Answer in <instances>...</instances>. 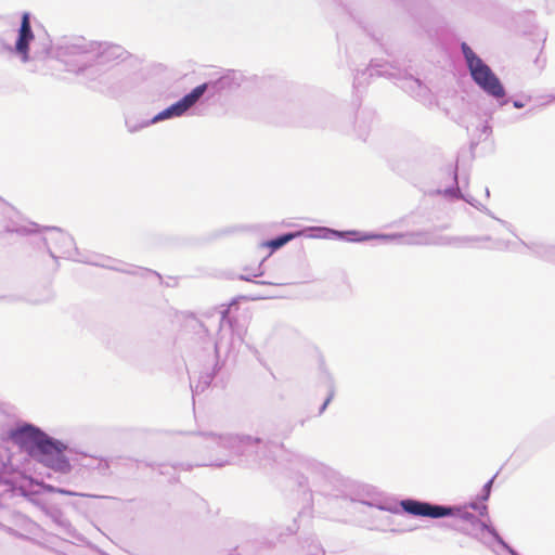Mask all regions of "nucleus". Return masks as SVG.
Masks as SVG:
<instances>
[{"label": "nucleus", "mask_w": 555, "mask_h": 555, "mask_svg": "<svg viewBox=\"0 0 555 555\" xmlns=\"http://www.w3.org/2000/svg\"><path fill=\"white\" fill-rule=\"evenodd\" d=\"M55 53L68 72L80 76L94 88L106 86L115 65L130 56L119 44L88 40L80 36L62 39Z\"/></svg>", "instance_id": "1"}, {"label": "nucleus", "mask_w": 555, "mask_h": 555, "mask_svg": "<svg viewBox=\"0 0 555 555\" xmlns=\"http://www.w3.org/2000/svg\"><path fill=\"white\" fill-rule=\"evenodd\" d=\"M198 435L209 456L208 463L202 465L223 467L241 464L266 468L275 462L276 453L284 448L282 442L250 435L212 431H201Z\"/></svg>", "instance_id": "2"}, {"label": "nucleus", "mask_w": 555, "mask_h": 555, "mask_svg": "<svg viewBox=\"0 0 555 555\" xmlns=\"http://www.w3.org/2000/svg\"><path fill=\"white\" fill-rule=\"evenodd\" d=\"M9 437L34 461L57 474L59 482H65L64 477L73 470L70 460L66 454L69 450L67 443L48 435L40 427L30 423L12 428Z\"/></svg>", "instance_id": "3"}, {"label": "nucleus", "mask_w": 555, "mask_h": 555, "mask_svg": "<svg viewBox=\"0 0 555 555\" xmlns=\"http://www.w3.org/2000/svg\"><path fill=\"white\" fill-rule=\"evenodd\" d=\"M461 52L472 80L478 88L488 96L494 99L500 106L507 104L505 87L491 67L466 42L461 43Z\"/></svg>", "instance_id": "4"}, {"label": "nucleus", "mask_w": 555, "mask_h": 555, "mask_svg": "<svg viewBox=\"0 0 555 555\" xmlns=\"http://www.w3.org/2000/svg\"><path fill=\"white\" fill-rule=\"evenodd\" d=\"M400 505L404 513L415 517H428L433 519L457 517L461 524H468L469 521L479 519L476 515L467 511V506L441 505L411 498L401 500Z\"/></svg>", "instance_id": "5"}, {"label": "nucleus", "mask_w": 555, "mask_h": 555, "mask_svg": "<svg viewBox=\"0 0 555 555\" xmlns=\"http://www.w3.org/2000/svg\"><path fill=\"white\" fill-rule=\"evenodd\" d=\"M44 231L46 234L39 237V242L53 259L67 258L78 262L111 268L105 262H98L90 257L82 256L76 247L74 238L63 230L52 227L44 228Z\"/></svg>", "instance_id": "6"}, {"label": "nucleus", "mask_w": 555, "mask_h": 555, "mask_svg": "<svg viewBox=\"0 0 555 555\" xmlns=\"http://www.w3.org/2000/svg\"><path fill=\"white\" fill-rule=\"evenodd\" d=\"M396 240H401L406 245H437L467 247L475 243L491 241L488 235L485 236H449L436 235L429 231H416L410 233H397Z\"/></svg>", "instance_id": "7"}, {"label": "nucleus", "mask_w": 555, "mask_h": 555, "mask_svg": "<svg viewBox=\"0 0 555 555\" xmlns=\"http://www.w3.org/2000/svg\"><path fill=\"white\" fill-rule=\"evenodd\" d=\"M351 502L357 503L359 507L357 511L364 512L361 507L367 506L371 511L369 515L373 518L371 524V529L380 530V531H393L391 528L393 521L392 517L385 514H400L404 512L399 503L383 500L378 498L363 499L360 495L350 499Z\"/></svg>", "instance_id": "8"}, {"label": "nucleus", "mask_w": 555, "mask_h": 555, "mask_svg": "<svg viewBox=\"0 0 555 555\" xmlns=\"http://www.w3.org/2000/svg\"><path fill=\"white\" fill-rule=\"evenodd\" d=\"M30 13L24 12L22 14L21 25L17 30V38L13 47L4 46L8 51L18 56L22 63H28L30 56V43L35 40V35L31 28ZM50 53V46H44L41 53L35 52L33 59H43Z\"/></svg>", "instance_id": "9"}, {"label": "nucleus", "mask_w": 555, "mask_h": 555, "mask_svg": "<svg viewBox=\"0 0 555 555\" xmlns=\"http://www.w3.org/2000/svg\"><path fill=\"white\" fill-rule=\"evenodd\" d=\"M315 234L312 237L325 238V240H339L347 242H365L370 240H380L385 242L396 241L398 234H375V233H363L357 230L339 231L326 227H317L312 229Z\"/></svg>", "instance_id": "10"}, {"label": "nucleus", "mask_w": 555, "mask_h": 555, "mask_svg": "<svg viewBox=\"0 0 555 555\" xmlns=\"http://www.w3.org/2000/svg\"><path fill=\"white\" fill-rule=\"evenodd\" d=\"M335 477V473L327 466L320 463H311L309 467V476L301 477L299 486H309L310 489L314 488L315 491L324 494H330L326 490L325 483L331 482Z\"/></svg>", "instance_id": "11"}, {"label": "nucleus", "mask_w": 555, "mask_h": 555, "mask_svg": "<svg viewBox=\"0 0 555 555\" xmlns=\"http://www.w3.org/2000/svg\"><path fill=\"white\" fill-rule=\"evenodd\" d=\"M454 528L457 531L472 538L478 539L480 541H482L481 534L485 531H487L502 548L506 551L507 547L509 546V544L504 541V539L499 534V532L493 526L488 525L487 522H483L480 519L469 521L468 524H457L454 526Z\"/></svg>", "instance_id": "12"}, {"label": "nucleus", "mask_w": 555, "mask_h": 555, "mask_svg": "<svg viewBox=\"0 0 555 555\" xmlns=\"http://www.w3.org/2000/svg\"><path fill=\"white\" fill-rule=\"evenodd\" d=\"M194 107L190 96L184 94L180 100L169 105L165 109L157 113L154 117L150 119V124H157L167 119L181 117L188 113L190 108Z\"/></svg>", "instance_id": "13"}, {"label": "nucleus", "mask_w": 555, "mask_h": 555, "mask_svg": "<svg viewBox=\"0 0 555 555\" xmlns=\"http://www.w3.org/2000/svg\"><path fill=\"white\" fill-rule=\"evenodd\" d=\"M400 87L421 102H426L430 98V90L428 87L412 75L401 78Z\"/></svg>", "instance_id": "14"}, {"label": "nucleus", "mask_w": 555, "mask_h": 555, "mask_svg": "<svg viewBox=\"0 0 555 555\" xmlns=\"http://www.w3.org/2000/svg\"><path fill=\"white\" fill-rule=\"evenodd\" d=\"M218 87L220 92H231L237 89L243 80L244 76L241 72L234 69L223 70L217 78Z\"/></svg>", "instance_id": "15"}, {"label": "nucleus", "mask_w": 555, "mask_h": 555, "mask_svg": "<svg viewBox=\"0 0 555 555\" xmlns=\"http://www.w3.org/2000/svg\"><path fill=\"white\" fill-rule=\"evenodd\" d=\"M220 90L218 87V82L216 78H210L208 81L201 83L193 88L188 95L190 96L194 106L199 102V100L207 95V99H211L217 94H220Z\"/></svg>", "instance_id": "16"}, {"label": "nucleus", "mask_w": 555, "mask_h": 555, "mask_svg": "<svg viewBox=\"0 0 555 555\" xmlns=\"http://www.w3.org/2000/svg\"><path fill=\"white\" fill-rule=\"evenodd\" d=\"M388 66L389 65L386 62L382 63L379 61H372L367 68H365L362 72H359V70L357 72L354 79H353V88L358 89L360 86L363 85L362 78L365 75H369L370 77H373L374 75H377V76L388 75V76L392 77L393 74L388 72V69H387Z\"/></svg>", "instance_id": "17"}, {"label": "nucleus", "mask_w": 555, "mask_h": 555, "mask_svg": "<svg viewBox=\"0 0 555 555\" xmlns=\"http://www.w3.org/2000/svg\"><path fill=\"white\" fill-rule=\"evenodd\" d=\"M519 244L530 249L537 257L555 263V245L541 242H532L527 244L524 241H520Z\"/></svg>", "instance_id": "18"}, {"label": "nucleus", "mask_w": 555, "mask_h": 555, "mask_svg": "<svg viewBox=\"0 0 555 555\" xmlns=\"http://www.w3.org/2000/svg\"><path fill=\"white\" fill-rule=\"evenodd\" d=\"M299 236L298 232H286L283 234H280L271 240L264 241L262 243V246L271 248L273 251L280 249L284 245H286L288 242L294 240L295 237Z\"/></svg>", "instance_id": "19"}, {"label": "nucleus", "mask_w": 555, "mask_h": 555, "mask_svg": "<svg viewBox=\"0 0 555 555\" xmlns=\"http://www.w3.org/2000/svg\"><path fill=\"white\" fill-rule=\"evenodd\" d=\"M5 232L8 233H16L18 235H27L34 232L39 231V225L35 222H29L28 224H16L9 223L5 225Z\"/></svg>", "instance_id": "20"}, {"label": "nucleus", "mask_w": 555, "mask_h": 555, "mask_svg": "<svg viewBox=\"0 0 555 555\" xmlns=\"http://www.w3.org/2000/svg\"><path fill=\"white\" fill-rule=\"evenodd\" d=\"M295 428V423L292 420H282L275 426L274 437L286 439L291 436Z\"/></svg>", "instance_id": "21"}, {"label": "nucleus", "mask_w": 555, "mask_h": 555, "mask_svg": "<svg viewBox=\"0 0 555 555\" xmlns=\"http://www.w3.org/2000/svg\"><path fill=\"white\" fill-rule=\"evenodd\" d=\"M214 379V373H205L203 375L199 376L198 378V382L196 383V385H193L191 384V389H192V392H193V398L203 392L205 389H207L209 387V385L211 384Z\"/></svg>", "instance_id": "22"}, {"label": "nucleus", "mask_w": 555, "mask_h": 555, "mask_svg": "<svg viewBox=\"0 0 555 555\" xmlns=\"http://www.w3.org/2000/svg\"><path fill=\"white\" fill-rule=\"evenodd\" d=\"M40 487L43 492H48V493H60V494L70 495V496H85L86 495L83 493L75 492V491L68 490L66 488L56 487V486L46 483V482H41Z\"/></svg>", "instance_id": "23"}, {"label": "nucleus", "mask_w": 555, "mask_h": 555, "mask_svg": "<svg viewBox=\"0 0 555 555\" xmlns=\"http://www.w3.org/2000/svg\"><path fill=\"white\" fill-rule=\"evenodd\" d=\"M87 467L98 469L102 474H106L109 468V464L105 459L90 457V463L86 464Z\"/></svg>", "instance_id": "24"}, {"label": "nucleus", "mask_w": 555, "mask_h": 555, "mask_svg": "<svg viewBox=\"0 0 555 555\" xmlns=\"http://www.w3.org/2000/svg\"><path fill=\"white\" fill-rule=\"evenodd\" d=\"M153 124H150V119L143 120L141 122H132L131 119H126V127L130 133L138 132L139 130L150 127Z\"/></svg>", "instance_id": "25"}, {"label": "nucleus", "mask_w": 555, "mask_h": 555, "mask_svg": "<svg viewBox=\"0 0 555 555\" xmlns=\"http://www.w3.org/2000/svg\"><path fill=\"white\" fill-rule=\"evenodd\" d=\"M307 555H324V550L318 541L311 539L307 541ZM304 548H306V546H304Z\"/></svg>", "instance_id": "26"}, {"label": "nucleus", "mask_w": 555, "mask_h": 555, "mask_svg": "<svg viewBox=\"0 0 555 555\" xmlns=\"http://www.w3.org/2000/svg\"><path fill=\"white\" fill-rule=\"evenodd\" d=\"M454 180H455L456 185L447 188L443 191V193H444V195L450 196V197L461 198L463 193L461 192V189L457 183V172L456 171H454Z\"/></svg>", "instance_id": "27"}, {"label": "nucleus", "mask_w": 555, "mask_h": 555, "mask_svg": "<svg viewBox=\"0 0 555 555\" xmlns=\"http://www.w3.org/2000/svg\"><path fill=\"white\" fill-rule=\"evenodd\" d=\"M460 199H463L465 201L466 203H468L469 205H472L473 207L481 210V211H486L488 215L491 216L490 211L488 210V208L483 205H481L478 201H476L473 196L470 195H465V194H462L461 198Z\"/></svg>", "instance_id": "28"}, {"label": "nucleus", "mask_w": 555, "mask_h": 555, "mask_svg": "<svg viewBox=\"0 0 555 555\" xmlns=\"http://www.w3.org/2000/svg\"><path fill=\"white\" fill-rule=\"evenodd\" d=\"M496 475H494L490 480H488L485 486L482 487V490H481V494L479 496V499L481 501H488L489 498H490V494H491V489H492V485H493V481H494V478H495Z\"/></svg>", "instance_id": "29"}, {"label": "nucleus", "mask_w": 555, "mask_h": 555, "mask_svg": "<svg viewBox=\"0 0 555 555\" xmlns=\"http://www.w3.org/2000/svg\"><path fill=\"white\" fill-rule=\"evenodd\" d=\"M253 273H248V274H240L238 275V280L241 281H246V282H253L255 284H259V285H274V283L272 282H268V281H254L253 280Z\"/></svg>", "instance_id": "30"}, {"label": "nucleus", "mask_w": 555, "mask_h": 555, "mask_svg": "<svg viewBox=\"0 0 555 555\" xmlns=\"http://www.w3.org/2000/svg\"><path fill=\"white\" fill-rule=\"evenodd\" d=\"M222 349H227L228 351L231 349V347L228 345V343L224 340V336L221 335L216 341H215V351L218 354Z\"/></svg>", "instance_id": "31"}, {"label": "nucleus", "mask_w": 555, "mask_h": 555, "mask_svg": "<svg viewBox=\"0 0 555 555\" xmlns=\"http://www.w3.org/2000/svg\"><path fill=\"white\" fill-rule=\"evenodd\" d=\"M262 263L263 261H261L255 269H253L251 273L254 278H259L263 275L264 272L262 269Z\"/></svg>", "instance_id": "32"}, {"label": "nucleus", "mask_w": 555, "mask_h": 555, "mask_svg": "<svg viewBox=\"0 0 555 555\" xmlns=\"http://www.w3.org/2000/svg\"><path fill=\"white\" fill-rule=\"evenodd\" d=\"M332 397H333V395H330V396L325 399V401L323 402V404L320 406L319 414H322V413L325 411V409L327 408L328 403H330V402H331V400H332Z\"/></svg>", "instance_id": "33"}, {"label": "nucleus", "mask_w": 555, "mask_h": 555, "mask_svg": "<svg viewBox=\"0 0 555 555\" xmlns=\"http://www.w3.org/2000/svg\"><path fill=\"white\" fill-rule=\"evenodd\" d=\"M480 516H487L488 515V506L485 504L480 505V508L477 511Z\"/></svg>", "instance_id": "34"}, {"label": "nucleus", "mask_w": 555, "mask_h": 555, "mask_svg": "<svg viewBox=\"0 0 555 555\" xmlns=\"http://www.w3.org/2000/svg\"><path fill=\"white\" fill-rule=\"evenodd\" d=\"M513 106L515 108H522L525 106V103L522 101H520V100H514L513 101Z\"/></svg>", "instance_id": "35"}, {"label": "nucleus", "mask_w": 555, "mask_h": 555, "mask_svg": "<svg viewBox=\"0 0 555 555\" xmlns=\"http://www.w3.org/2000/svg\"><path fill=\"white\" fill-rule=\"evenodd\" d=\"M468 507L475 509V511H478L480 508V504L476 503V502H470L468 504Z\"/></svg>", "instance_id": "36"}, {"label": "nucleus", "mask_w": 555, "mask_h": 555, "mask_svg": "<svg viewBox=\"0 0 555 555\" xmlns=\"http://www.w3.org/2000/svg\"><path fill=\"white\" fill-rule=\"evenodd\" d=\"M298 529V526L296 525V520L294 521V525L292 527H288L289 533H295Z\"/></svg>", "instance_id": "37"}, {"label": "nucleus", "mask_w": 555, "mask_h": 555, "mask_svg": "<svg viewBox=\"0 0 555 555\" xmlns=\"http://www.w3.org/2000/svg\"><path fill=\"white\" fill-rule=\"evenodd\" d=\"M506 552L511 555H520L516 550H514L511 545L507 547Z\"/></svg>", "instance_id": "38"}, {"label": "nucleus", "mask_w": 555, "mask_h": 555, "mask_svg": "<svg viewBox=\"0 0 555 555\" xmlns=\"http://www.w3.org/2000/svg\"><path fill=\"white\" fill-rule=\"evenodd\" d=\"M227 318H228V312H227V310L221 311L220 322L225 321V320H227Z\"/></svg>", "instance_id": "39"}, {"label": "nucleus", "mask_w": 555, "mask_h": 555, "mask_svg": "<svg viewBox=\"0 0 555 555\" xmlns=\"http://www.w3.org/2000/svg\"><path fill=\"white\" fill-rule=\"evenodd\" d=\"M490 130H491V128H490V126H489L488 124H485V125L482 126V131H483V132H489Z\"/></svg>", "instance_id": "40"}, {"label": "nucleus", "mask_w": 555, "mask_h": 555, "mask_svg": "<svg viewBox=\"0 0 555 555\" xmlns=\"http://www.w3.org/2000/svg\"><path fill=\"white\" fill-rule=\"evenodd\" d=\"M492 248H495V249H502V248H503V246H502L501 242H495V243H494V246H493Z\"/></svg>", "instance_id": "41"}, {"label": "nucleus", "mask_w": 555, "mask_h": 555, "mask_svg": "<svg viewBox=\"0 0 555 555\" xmlns=\"http://www.w3.org/2000/svg\"><path fill=\"white\" fill-rule=\"evenodd\" d=\"M366 133H367V131H366V130L361 131V132L359 133V137H360L361 139H363V140H364V139H365Z\"/></svg>", "instance_id": "42"}, {"label": "nucleus", "mask_w": 555, "mask_h": 555, "mask_svg": "<svg viewBox=\"0 0 555 555\" xmlns=\"http://www.w3.org/2000/svg\"><path fill=\"white\" fill-rule=\"evenodd\" d=\"M485 193H486V196L489 197L490 196V191L488 188L485 189Z\"/></svg>", "instance_id": "43"}, {"label": "nucleus", "mask_w": 555, "mask_h": 555, "mask_svg": "<svg viewBox=\"0 0 555 555\" xmlns=\"http://www.w3.org/2000/svg\"><path fill=\"white\" fill-rule=\"evenodd\" d=\"M263 298L262 296H256V297H251L253 300H257V299H261Z\"/></svg>", "instance_id": "44"}, {"label": "nucleus", "mask_w": 555, "mask_h": 555, "mask_svg": "<svg viewBox=\"0 0 555 555\" xmlns=\"http://www.w3.org/2000/svg\"><path fill=\"white\" fill-rule=\"evenodd\" d=\"M60 524H61L62 526L67 525V522H66L65 520H61V521H60Z\"/></svg>", "instance_id": "45"}, {"label": "nucleus", "mask_w": 555, "mask_h": 555, "mask_svg": "<svg viewBox=\"0 0 555 555\" xmlns=\"http://www.w3.org/2000/svg\"><path fill=\"white\" fill-rule=\"evenodd\" d=\"M47 477H48V478H50V479H52V478H53V475L49 473V474L47 475Z\"/></svg>", "instance_id": "46"}, {"label": "nucleus", "mask_w": 555, "mask_h": 555, "mask_svg": "<svg viewBox=\"0 0 555 555\" xmlns=\"http://www.w3.org/2000/svg\"><path fill=\"white\" fill-rule=\"evenodd\" d=\"M553 99L555 100V95L553 96Z\"/></svg>", "instance_id": "47"}]
</instances>
